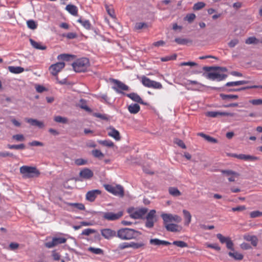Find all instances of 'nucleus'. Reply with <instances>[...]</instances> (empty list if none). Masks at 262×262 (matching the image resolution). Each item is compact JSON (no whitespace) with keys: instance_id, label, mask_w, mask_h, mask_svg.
Instances as JSON below:
<instances>
[{"instance_id":"obj_25","label":"nucleus","mask_w":262,"mask_h":262,"mask_svg":"<svg viewBox=\"0 0 262 262\" xmlns=\"http://www.w3.org/2000/svg\"><path fill=\"white\" fill-rule=\"evenodd\" d=\"M183 213L185 220L184 225L188 226L191 221V215L188 211L185 209L183 210Z\"/></svg>"},{"instance_id":"obj_62","label":"nucleus","mask_w":262,"mask_h":262,"mask_svg":"<svg viewBox=\"0 0 262 262\" xmlns=\"http://www.w3.org/2000/svg\"><path fill=\"white\" fill-rule=\"evenodd\" d=\"M250 102L253 105H257L262 104V99H253L250 101Z\"/></svg>"},{"instance_id":"obj_30","label":"nucleus","mask_w":262,"mask_h":262,"mask_svg":"<svg viewBox=\"0 0 262 262\" xmlns=\"http://www.w3.org/2000/svg\"><path fill=\"white\" fill-rule=\"evenodd\" d=\"M149 25L146 23L139 22L136 23L135 25V29L136 30L143 29L144 31H146V29L149 27Z\"/></svg>"},{"instance_id":"obj_26","label":"nucleus","mask_w":262,"mask_h":262,"mask_svg":"<svg viewBox=\"0 0 262 262\" xmlns=\"http://www.w3.org/2000/svg\"><path fill=\"white\" fill-rule=\"evenodd\" d=\"M217 238L222 244H225L228 249H229V238L225 237L222 234L218 233L216 234Z\"/></svg>"},{"instance_id":"obj_51","label":"nucleus","mask_w":262,"mask_h":262,"mask_svg":"<svg viewBox=\"0 0 262 262\" xmlns=\"http://www.w3.org/2000/svg\"><path fill=\"white\" fill-rule=\"evenodd\" d=\"M95 232L96 230L95 229L88 228L83 230L81 233V234L88 236L90 234L94 233Z\"/></svg>"},{"instance_id":"obj_49","label":"nucleus","mask_w":262,"mask_h":262,"mask_svg":"<svg viewBox=\"0 0 262 262\" xmlns=\"http://www.w3.org/2000/svg\"><path fill=\"white\" fill-rule=\"evenodd\" d=\"M205 245L207 248L213 249L216 251H220V250H221L220 247L217 244L206 243Z\"/></svg>"},{"instance_id":"obj_60","label":"nucleus","mask_w":262,"mask_h":262,"mask_svg":"<svg viewBox=\"0 0 262 262\" xmlns=\"http://www.w3.org/2000/svg\"><path fill=\"white\" fill-rule=\"evenodd\" d=\"M29 144L30 146H43V143L42 142L38 141H33L31 142H30Z\"/></svg>"},{"instance_id":"obj_22","label":"nucleus","mask_w":262,"mask_h":262,"mask_svg":"<svg viewBox=\"0 0 262 262\" xmlns=\"http://www.w3.org/2000/svg\"><path fill=\"white\" fill-rule=\"evenodd\" d=\"M128 110L130 114H136L140 110V106L137 103H133L128 105Z\"/></svg>"},{"instance_id":"obj_1","label":"nucleus","mask_w":262,"mask_h":262,"mask_svg":"<svg viewBox=\"0 0 262 262\" xmlns=\"http://www.w3.org/2000/svg\"><path fill=\"white\" fill-rule=\"evenodd\" d=\"M141 234V232L129 228H121L117 232V236L123 241L137 239Z\"/></svg>"},{"instance_id":"obj_50","label":"nucleus","mask_w":262,"mask_h":262,"mask_svg":"<svg viewBox=\"0 0 262 262\" xmlns=\"http://www.w3.org/2000/svg\"><path fill=\"white\" fill-rule=\"evenodd\" d=\"M74 57V55H71L69 54H62L58 55V59H62L64 60H69L70 59V57L73 58Z\"/></svg>"},{"instance_id":"obj_12","label":"nucleus","mask_w":262,"mask_h":262,"mask_svg":"<svg viewBox=\"0 0 262 262\" xmlns=\"http://www.w3.org/2000/svg\"><path fill=\"white\" fill-rule=\"evenodd\" d=\"M156 210H151L146 216V221L145 226L147 228H151L153 227L155 223V217L156 215Z\"/></svg>"},{"instance_id":"obj_58","label":"nucleus","mask_w":262,"mask_h":262,"mask_svg":"<svg viewBox=\"0 0 262 262\" xmlns=\"http://www.w3.org/2000/svg\"><path fill=\"white\" fill-rule=\"evenodd\" d=\"M75 164L77 165L80 166V165H83L86 164L87 161L85 160H84L83 159H77L75 161Z\"/></svg>"},{"instance_id":"obj_2","label":"nucleus","mask_w":262,"mask_h":262,"mask_svg":"<svg viewBox=\"0 0 262 262\" xmlns=\"http://www.w3.org/2000/svg\"><path fill=\"white\" fill-rule=\"evenodd\" d=\"M19 170L23 177L25 179L38 177L40 174L39 170L33 166H23Z\"/></svg>"},{"instance_id":"obj_37","label":"nucleus","mask_w":262,"mask_h":262,"mask_svg":"<svg viewBox=\"0 0 262 262\" xmlns=\"http://www.w3.org/2000/svg\"><path fill=\"white\" fill-rule=\"evenodd\" d=\"M77 21L80 23L86 29H89L91 27V25L88 20L80 17L77 20Z\"/></svg>"},{"instance_id":"obj_40","label":"nucleus","mask_w":262,"mask_h":262,"mask_svg":"<svg viewBox=\"0 0 262 262\" xmlns=\"http://www.w3.org/2000/svg\"><path fill=\"white\" fill-rule=\"evenodd\" d=\"M239 179V174L230 170V182L237 181Z\"/></svg>"},{"instance_id":"obj_5","label":"nucleus","mask_w":262,"mask_h":262,"mask_svg":"<svg viewBox=\"0 0 262 262\" xmlns=\"http://www.w3.org/2000/svg\"><path fill=\"white\" fill-rule=\"evenodd\" d=\"M104 187L107 191L115 195L123 197L124 195L123 187L120 185L113 186L107 184L105 185Z\"/></svg>"},{"instance_id":"obj_46","label":"nucleus","mask_w":262,"mask_h":262,"mask_svg":"<svg viewBox=\"0 0 262 262\" xmlns=\"http://www.w3.org/2000/svg\"><path fill=\"white\" fill-rule=\"evenodd\" d=\"M200 135L202 137H203L204 138H205L207 141L209 142H212V143H216L217 142V140L209 136H208V135H206L203 133H200Z\"/></svg>"},{"instance_id":"obj_42","label":"nucleus","mask_w":262,"mask_h":262,"mask_svg":"<svg viewBox=\"0 0 262 262\" xmlns=\"http://www.w3.org/2000/svg\"><path fill=\"white\" fill-rule=\"evenodd\" d=\"M205 6V4L204 2H198L193 6V9L195 11L199 10L202 8H203Z\"/></svg>"},{"instance_id":"obj_57","label":"nucleus","mask_w":262,"mask_h":262,"mask_svg":"<svg viewBox=\"0 0 262 262\" xmlns=\"http://www.w3.org/2000/svg\"><path fill=\"white\" fill-rule=\"evenodd\" d=\"M93 116L96 117L100 118V119H101L102 120H108V117L105 114H100V113H94L93 114Z\"/></svg>"},{"instance_id":"obj_8","label":"nucleus","mask_w":262,"mask_h":262,"mask_svg":"<svg viewBox=\"0 0 262 262\" xmlns=\"http://www.w3.org/2000/svg\"><path fill=\"white\" fill-rule=\"evenodd\" d=\"M123 215L122 211H119L117 213L113 212H105L102 213V218L108 221H114L120 219Z\"/></svg>"},{"instance_id":"obj_7","label":"nucleus","mask_w":262,"mask_h":262,"mask_svg":"<svg viewBox=\"0 0 262 262\" xmlns=\"http://www.w3.org/2000/svg\"><path fill=\"white\" fill-rule=\"evenodd\" d=\"M147 211L148 209L146 208H142L137 209L134 208L129 209L128 212L132 218L139 219L142 218L147 213Z\"/></svg>"},{"instance_id":"obj_39","label":"nucleus","mask_w":262,"mask_h":262,"mask_svg":"<svg viewBox=\"0 0 262 262\" xmlns=\"http://www.w3.org/2000/svg\"><path fill=\"white\" fill-rule=\"evenodd\" d=\"M93 156L95 158H102L104 157V154L98 149H94L92 151Z\"/></svg>"},{"instance_id":"obj_14","label":"nucleus","mask_w":262,"mask_h":262,"mask_svg":"<svg viewBox=\"0 0 262 262\" xmlns=\"http://www.w3.org/2000/svg\"><path fill=\"white\" fill-rule=\"evenodd\" d=\"M227 77V75L220 73L219 72H210L207 74V77L210 79L217 81H221Z\"/></svg>"},{"instance_id":"obj_32","label":"nucleus","mask_w":262,"mask_h":262,"mask_svg":"<svg viewBox=\"0 0 262 262\" xmlns=\"http://www.w3.org/2000/svg\"><path fill=\"white\" fill-rule=\"evenodd\" d=\"M97 142L101 145L107 147H113L115 145L113 142L110 140H98Z\"/></svg>"},{"instance_id":"obj_35","label":"nucleus","mask_w":262,"mask_h":262,"mask_svg":"<svg viewBox=\"0 0 262 262\" xmlns=\"http://www.w3.org/2000/svg\"><path fill=\"white\" fill-rule=\"evenodd\" d=\"M30 41L31 45L36 49H39L42 50L46 49V46L41 45L39 43L36 42L31 38L30 39Z\"/></svg>"},{"instance_id":"obj_6","label":"nucleus","mask_w":262,"mask_h":262,"mask_svg":"<svg viewBox=\"0 0 262 262\" xmlns=\"http://www.w3.org/2000/svg\"><path fill=\"white\" fill-rule=\"evenodd\" d=\"M112 82L114 84V85L112 87L114 91H115L118 93H120L126 95V94L122 92V91H128V86L117 79H113L112 80Z\"/></svg>"},{"instance_id":"obj_24","label":"nucleus","mask_w":262,"mask_h":262,"mask_svg":"<svg viewBox=\"0 0 262 262\" xmlns=\"http://www.w3.org/2000/svg\"><path fill=\"white\" fill-rule=\"evenodd\" d=\"M66 10L68 11L70 14L76 16L78 13L77 7L72 4L68 5L66 7Z\"/></svg>"},{"instance_id":"obj_36","label":"nucleus","mask_w":262,"mask_h":262,"mask_svg":"<svg viewBox=\"0 0 262 262\" xmlns=\"http://www.w3.org/2000/svg\"><path fill=\"white\" fill-rule=\"evenodd\" d=\"M174 41L179 45H187L188 43H191L192 40L187 38H176Z\"/></svg>"},{"instance_id":"obj_64","label":"nucleus","mask_w":262,"mask_h":262,"mask_svg":"<svg viewBox=\"0 0 262 262\" xmlns=\"http://www.w3.org/2000/svg\"><path fill=\"white\" fill-rule=\"evenodd\" d=\"M19 247V244L16 243H11L9 245V248L11 250H14Z\"/></svg>"},{"instance_id":"obj_44","label":"nucleus","mask_w":262,"mask_h":262,"mask_svg":"<svg viewBox=\"0 0 262 262\" xmlns=\"http://www.w3.org/2000/svg\"><path fill=\"white\" fill-rule=\"evenodd\" d=\"M27 25L29 28L33 30L36 29L37 26L36 23L32 19L28 20L27 21Z\"/></svg>"},{"instance_id":"obj_63","label":"nucleus","mask_w":262,"mask_h":262,"mask_svg":"<svg viewBox=\"0 0 262 262\" xmlns=\"http://www.w3.org/2000/svg\"><path fill=\"white\" fill-rule=\"evenodd\" d=\"M172 221L177 223H180L182 221L181 217L177 214H172Z\"/></svg>"},{"instance_id":"obj_33","label":"nucleus","mask_w":262,"mask_h":262,"mask_svg":"<svg viewBox=\"0 0 262 262\" xmlns=\"http://www.w3.org/2000/svg\"><path fill=\"white\" fill-rule=\"evenodd\" d=\"M88 250L92 253H94L95 254H97V255H103L104 254V251L102 249H101V248H94V247H90Z\"/></svg>"},{"instance_id":"obj_3","label":"nucleus","mask_w":262,"mask_h":262,"mask_svg":"<svg viewBox=\"0 0 262 262\" xmlns=\"http://www.w3.org/2000/svg\"><path fill=\"white\" fill-rule=\"evenodd\" d=\"M90 66V61L87 58L78 59L72 63L74 70L78 73L86 71Z\"/></svg>"},{"instance_id":"obj_52","label":"nucleus","mask_w":262,"mask_h":262,"mask_svg":"<svg viewBox=\"0 0 262 262\" xmlns=\"http://www.w3.org/2000/svg\"><path fill=\"white\" fill-rule=\"evenodd\" d=\"M162 88L163 86L161 83L154 80L153 81L152 83L150 86V88L155 89H161Z\"/></svg>"},{"instance_id":"obj_18","label":"nucleus","mask_w":262,"mask_h":262,"mask_svg":"<svg viewBox=\"0 0 262 262\" xmlns=\"http://www.w3.org/2000/svg\"><path fill=\"white\" fill-rule=\"evenodd\" d=\"M164 227L168 231L172 232H179L182 229L181 226L172 223L166 224Z\"/></svg>"},{"instance_id":"obj_29","label":"nucleus","mask_w":262,"mask_h":262,"mask_svg":"<svg viewBox=\"0 0 262 262\" xmlns=\"http://www.w3.org/2000/svg\"><path fill=\"white\" fill-rule=\"evenodd\" d=\"M161 217L163 220L164 225L170 224V222H172V214L170 213H162Z\"/></svg>"},{"instance_id":"obj_31","label":"nucleus","mask_w":262,"mask_h":262,"mask_svg":"<svg viewBox=\"0 0 262 262\" xmlns=\"http://www.w3.org/2000/svg\"><path fill=\"white\" fill-rule=\"evenodd\" d=\"M154 80H150L149 78L143 76L141 78V82L142 84L147 88H150Z\"/></svg>"},{"instance_id":"obj_21","label":"nucleus","mask_w":262,"mask_h":262,"mask_svg":"<svg viewBox=\"0 0 262 262\" xmlns=\"http://www.w3.org/2000/svg\"><path fill=\"white\" fill-rule=\"evenodd\" d=\"M149 243L151 245H154L157 246H159L161 245L168 246L171 244V243L169 242L166 241L160 240L158 238H152L150 239L149 241Z\"/></svg>"},{"instance_id":"obj_56","label":"nucleus","mask_w":262,"mask_h":262,"mask_svg":"<svg viewBox=\"0 0 262 262\" xmlns=\"http://www.w3.org/2000/svg\"><path fill=\"white\" fill-rule=\"evenodd\" d=\"M52 256L54 260H59L60 259V254L55 250L52 252Z\"/></svg>"},{"instance_id":"obj_61","label":"nucleus","mask_w":262,"mask_h":262,"mask_svg":"<svg viewBox=\"0 0 262 262\" xmlns=\"http://www.w3.org/2000/svg\"><path fill=\"white\" fill-rule=\"evenodd\" d=\"M62 36L69 39H74L77 37V34H62Z\"/></svg>"},{"instance_id":"obj_16","label":"nucleus","mask_w":262,"mask_h":262,"mask_svg":"<svg viewBox=\"0 0 262 262\" xmlns=\"http://www.w3.org/2000/svg\"><path fill=\"white\" fill-rule=\"evenodd\" d=\"M107 134L110 137L113 138L116 141H119L121 139L120 133L113 126H110L107 128Z\"/></svg>"},{"instance_id":"obj_45","label":"nucleus","mask_w":262,"mask_h":262,"mask_svg":"<svg viewBox=\"0 0 262 262\" xmlns=\"http://www.w3.org/2000/svg\"><path fill=\"white\" fill-rule=\"evenodd\" d=\"M245 42L247 44H258L259 40L257 39L255 37H250L246 40Z\"/></svg>"},{"instance_id":"obj_59","label":"nucleus","mask_w":262,"mask_h":262,"mask_svg":"<svg viewBox=\"0 0 262 262\" xmlns=\"http://www.w3.org/2000/svg\"><path fill=\"white\" fill-rule=\"evenodd\" d=\"M12 138L13 139L18 141H23L25 139L24 136L21 134L15 135L13 136Z\"/></svg>"},{"instance_id":"obj_4","label":"nucleus","mask_w":262,"mask_h":262,"mask_svg":"<svg viewBox=\"0 0 262 262\" xmlns=\"http://www.w3.org/2000/svg\"><path fill=\"white\" fill-rule=\"evenodd\" d=\"M146 244L143 241L139 242H131L130 243L124 242L120 244L118 248L121 250H124L126 248H132L134 249H144L145 248Z\"/></svg>"},{"instance_id":"obj_54","label":"nucleus","mask_w":262,"mask_h":262,"mask_svg":"<svg viewBox=\"0 0 262 262\" xmlns=\"http://www.w3.org/2000/svg\"><path fill=\"white\" fill-rule=\"evenodd\" d=\"M250 216L251 218H255L262 216V212L259 211H253L250 212Z\"/></svg>"},{"instance_id":"obj_13","label":"nucleus","mask_w":262,"mask_h":262,"mask_svg":"<svg viewBox=\"0 0 262 262\" xmlns=\"http://www.w3.org/2000/svg\"><path fill=\"white\" fill-rule=\"evenodd\" d=\"M65 63L63 62H57L52 64L50 67L51 73L55 76H57L58 73L64 67Z\"/></svg>"},{"instance_id":"obj_10","label":"nucleus","mask_w":262,"mask_h":262,"mask_svg":"<svg viewBox=\"0 0 262 262\" xmlns=\"http://www.w3.org/2000/svg\"><path fill=\"white\" fill-rule=\"evenodd\" d=\"M248 83V81H246V80H239V81H230V92L244 90H246V89H251V88H262V86H257V85H253V86H251L244 87V88H242L241 89H237L231 88V87H232V86L241 85L247 84Z\"/></svg>"},{"instance_id":"obj_34","label":"nucleus","mask_w":262,"mask_h":262,"mask_svg":"<svg viewBox=\"0 0 262 262\" xmlns=\"http://www.w3.org/2000/svg\"><path fill=\"white\" fill-rule=\"evenodd\" d=\"M67 204L79 210H84L85 209V206L82 203H67Z\"/></svg>"},{"instance_id":"obj_55","label":"nucleus","mask_w":262,"mask_h":262,"mask_svg":"<svg viewBox=\"0 0 262 262\" xmlns=\"http://www.w3.org/2000/svg\"><path fill=\"white\" fill-rule=\"evenodd\" d=\"M174 143L176 144H177L178 146H179L180 147L182 148L183 149L186 148V146L185 143L182 140H180L179 139H176L174 140Z\"/></svg>"},{"instance_id":"obj_53","label":"nucleus","mask_w":262,"mask_h":262,"mask_svg":"<svg viewBox=\"0 0 262 262\" xmlns=\"http://www.w3.org/2000/svg\"><path fill=\"white\" fill-rule=\"evenodd\" d=\"M195 18V15L194 13L187 14L185 17V20L189 23H191Z\"/></svg>"},{"instance_id":"obj_15","label":"nucleus","mask_w":262,"mask_h":262,"mask_svg":"<svg viewBox=\"0 0 262 262\" xmlns=\"http://www.w3.org/2000/svg\"><path fill=\"white\" fill-rule=\"evenodd\" d=\"M230 157H232L234 158H236L237 159L243 160L244 161H254L258 160V158L255 156H253L249 155H245V154H230Z\"/></svg>"},{"instance_id":"obj_20","label":"nucleus","mask_w":262,"mask_h":262,"mask_svg":"<svg viewBox=\"0 0 262 262\" xmlns=\"http://www.w3.org/2000/svg\"><path fill=\"white\" fill-rule=\"evenodd\" d=\"M126 96L131 99L132 100L139 103L142 104H145L146 103H144L142 99V98L140 97L139 95H138L137 93H132L130 94H126Z\"/></svg>"},{"instance_id":"obj_11","label":"nucleus","mask_w":262,"mask_h":262,"mask_svg":"<svg viewBox=\"0 0 262 262\" xmlns=\"http://www.w3.org/2000/svg\"><path fill=\"white\" fill-rule=\"evenodd\" d=\"M101 235L106 239H111L117 236V232L110 228H104L100 230Z\"/></svg>"},{"instance_id":"obj_19","label":"nucleus","mask_w":262,"mask_h":262,"mask_svg":"<svg viewBox=\"0 0 262 262\" xmlns=\"http://www.w3.org/2000/svg\"><path fill=\"white\" fill-rule=\"evenodd\" d=\"M93 172L88 168H83L79 173V176L84 179H90L93 177Z\"/></svg>"},{"instance_id":"obj_41","label":"nucleus","mask_w":262,"mask_h":262,"mask_svg":"<svg viewBox=\"0 0 262 262\" xmlns=\"http://www.w3.org/2000/svg\"><path fill=\"white\" fill-rule=\"evenodd\" d=\"M172 244L181 248L188 247V244L185 242L182 241H175L172 243Z\"/></svg>"},{"instance_id":"obj_17","label":"nucleus","mask_w":262,"mask_h":262,"mask_svg":"<svg viewBox=\"0 0 262 262\" xmlns=\"http://www.w3.org/2000/svg\"><path fill=\"white\" fill-rule=\"evenodd\" d=\"M101 191L98 189L88 191L85 195L86 199L90 202L95 201L96 197L100 194Z\"/></svg>"},{"instance_id":"obj_23","label":"nucleus","mask_w":262,"mask_h":262,"mask_svg":"<svg viewBox=\"0 0 262 262\" xmlns=\"http://www.w3.org/2000/svg\"><path fill=\"white\" fill-rule=\"evenodd\" d=\"M244 239L248 242H250L251 244L255 247L257 246L258 243V238L255 235H245L244 236Z\"/></svg>"},{"instance_id":"obj_28","label":"nucleus","mask_w":262,"mask_h":262,"mask_svg":"<svg viewBox=\"0 0 262 262\" xmlns=\"http://www.w3.org/2000/svg\"><path fill=\"white\" fill-rule=\"evenodd\" d=\"M228 115V113L221 111H211L207 112V116L211 117H216L219 116H227Z\"/></svg>"},{"instance_id":"obj_43","label":"nucleus","mask_w":262,"mask_h":262,"mask_svg":"<svg viewBox=\"0 0 262 262\" xmlns=\"http://www.w3.org/2000/svg\"><path fill=\"white\" fill-rule=\"evenodd\" d=\"M7 147L11 149H23L25 148V145L24 144H20L19 145H10L8 144Z\"/></svg>"},{"instance_id":"obj_48","label":"nucleus","mask_w":262,"mask_h":262,"mask_svg":"<svg viewBox=\"0 0 262 262\" xmlns=\"http://www.w3.org/2000/svg\"><path fill=\"white\" fill-rule=\"evenodd\" d=\"M230 256L233 257L236 260H242L243 258V255L241 253L238 252H230Z\"/></svg>"},{"instance_id":"obj_9","label":"nucleus","mask_w":262,"mask_h":262,"mask_svg":"<svg viewBox=\"0 0 262 262\" xmlns=\"http://www.w3.org/2000/svg\"><path fill=\"white\" fill-rule=\"evenodd\" d=\"M67 241V239L63 237H54L51 241L46 242L45 246L48 248H52L58 245L64 244Z\"/></svg>"},{"instance_id":"obj_27","label":"nucleus","mask_w":262,"mask_h":262,"mask_svg":"<svg viewBox=\"0 0 262 262\" xmlns=\"http://www.w3.org/2000/svg\"><path fill=\"white\" fill-rule=\"evenodd\" d=\"M8 69L10 72L13 74H19L25 71L24 69L20 67L9 66Z\"/></svg>"},{"instance_id":"obj_47","label":"nucleus","mask_w":262,"mask_h":262,"mask_svg":"<svg viewBox=\"0 0 262 262\" xmlns=\"http://www.w3.org/2000/svg\"><path fill=\"white\" fill-rule=\"evenodd\" d=\"M54 121L56 122L62 123H67L68 122V120L66 118L62 117L60 116H57L54 117Z\"/></svg>"},{"instance_id":"obj_38","label":"nucleus","mask_w":262,"mask_h":262,"mask_svg":"<svg viewBox=\"0 0 262 262\" xmlns=\"http://www.w3.org/2000/svg\"><path fill=\"white\" fill-rule=\"evenodd\" d=\"M169 192L173 196H178L181 195V192L176 187H170L169 188Z\"/></svg>"}]
</instances>
